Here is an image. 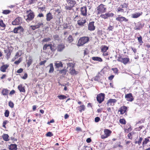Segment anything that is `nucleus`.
I'll return each mask as SVG.
<instances>
[{"label": "nucleus", "instance_id": "f257e3e1", "mask_svg": "<svg viewBox=\"0 0 150 150\" xmlns=\"http://www.w3.org/2000/svg\"><path fill=\"white\" fill-rule=\"evenodd\" d=\"M66 3L65 5V8L67 10H73V7L75 6L76 1L75 0H66Z\"/></svg>", "mask_w": 150, "mask_h": 150}, {"label": "nucleus", "instance_id": "f03ea898", "mask_svg": "<svg viewBox=\"0 0 150 150\" xmlns=\"http://www.w3.org/2000/svg\"><path fill=\"white\" fill-rule=\"evenodd\" d=\"M49 48L51 51H54L56 49V48L55 46V44L52 42H50L48 44H46L44 45L43 50H46Z\"/></svg>", "mask_w": 150, "mask_h": 150}, {"label": "nucleus", "instance_id": "7ed1b4c3", "mask_svg": "<svg viewBox=\"0 0 150 150\" xmlns=\"http://www.w3.org/2000/svg\"><path fill=\"white\" fill-rule=\"evenodd\" d=\"M26 13H27V15L26 16H24V18L27 22H29L34 18V13L30 9L27 11Z\"/></svg>", "mask_w": 150, "mask_h": 150}, {"label": "nucleus", "instance_id": "20e7f679", "mask_svg": "<svg viewBox=\"0 0 150 150\" xmlns=\"http://www.w3.org/2000/svg\"><path fill=\"white\" fill-rule=\"evenodd\" d=\"M89 39V38L88 37L84 36L81 37L79 40L77 45L79 46H82L84 44L88 42Z\"/></svg>", "mask_w": 150, "mask_h": 150}, {"label": "nucleus", "instance_id": "39448f33", "mask_svg": "<svg viewBox=\"0 0 150 150\" xmlns=\"http://www.w3.org/2000/svg\"><path fill=\"white\" fill-rule=\"evenodd\" d=\"M105 98V94L103 93H100L97 95L96 99L98 102L100 103L103 102Z\"/></svg>", "mask_w": 150, "mask_h": 150}, {"label": "nucleus", "instance_id": "423d86ee", "mask_svg": "<svg viewBox=\"0 0 150 150\" xmlns=\"http://www.w3.org/2000/svg\"><path fill=\"white\" fill-rule=\"evenodd\" d=\"M104 134L102 135L101 136L102 139H104L110 136L112 133V132L109 129H105L104 130Z\"/></svg>", "mask_w": 150, "mask_h": 150}, {"label": "nucleus", "instance_id": "0eeeda50", "mask_svg": "<svg viewBox=\"0 0 150 150\" xmlns=\"http://www.w3.org/2000/svg\"><path fill=\"white\" fill-rule=\"evenodd\" d=\"M104 6V5L101 4L97 7V11H98V13H103L105 11L106 8Z\"/></svg>", "mask_w": 150, "mask_h": 150}, {"label": "nucleus", "instance_id": "6e6552de", "mask_svg": "<svg viewBox=\"0 0 150 150\" xmlns=\"http://www.w3.org/2000/svg\"><path fill=\"white\" fill-rule=\"evenodd\" d=\"M22 22V19L21 17H18L13 21L12 24L13 25H18Z\"/></svg>", "mask_w": 150, "mask_h": 150}, {"label": "nucleus", "instance_id": "1a4fd4ad", "mask_svg": "<svg viewBox=\"0 0 150 150\" xmlns=\"http://www.w3.org/2000/svg\"><path fill=\"white\" fill-rule=\"evenodd\" d=\"M117 60L119 62H121L124 64H126L129 61V59L127 57L122 58L121 57H118Z\"/></svg>", "mask_w": 150, "mask_h": 150}, {"label": "nucleus", "instance_id": "9d476101", "mask_svg": "<svg viewBox=\"0 0 150 150\" xmlns=\"http://www.w3.org/2000/svg\"><path fill=\"white\" fill-rule=\"evenodd\" d=\"M114 14L111 13H108L105 14H101L100 15V17L104 18L107 19L109 17H113Z\"/></svg>", "mask_w": 150, "mask_h": 150}, {"label": "nucleus", "instance_id": "9b49d317", "mask_svg": "<svg viewBox=\"0 0 150 150\" xmlns=\"http://www.w3.org/2000/svg\"><path fill=\"white\" fill-rule=\"evenodd\" d=\"M86 22V19L84 18H82L78 21L77 24L79 26L83 27L85 25Z\"/></svg>", "mask_w": 150, "mask_h": 150}, {"label": "nucleus", "instance_id": "f8f14e48", "mask_svg": "<svg viewBox=\"0 0 150 150\" xmlns=\"http://www.w3.org/2000/svg\"><path fill=\"white\" fill-rule=\"evenodd\" d=\"M125 98L127 100L130 102L133 101L134 99V98L131 93H129L126 94L125 95Z\"/></svg>", "mask_w": 150, "mask_h": 150}, {"label": "nucleus", "instance_id": "ddd939ff", "mask_svg": "<svg viewBox=\"0 0 150 150\" xmlns=\"http://www.w3.org/2000/svg\"><path fill=\"white\" fill-rule=\"evenodd\" d=\"M118 16L116 18V20L120 22H121L123 21L125 22H127L128 20L125 17L121 16L120 15H118Z\"/></svg>", "mask_w": 150, "mask_h": 150}, {"label": "nucleus", "instance_id": "4468645a", "mask_svg": "<svg viewBox=\"0 0 150 150\" xmlns=\"http://www.w3.org/2000/svg\"><path fill=\"white\" fill-rule=\"evenodd\" d=\"M94 22L93 21L90 22L88 25V29L91 31L94 30L95 29V26L94 25Z\"/></svg>", "mask_w": 150, "mask_h": 150}, {"label": "nucleus", "instance_id": "2eb2a0df", "mask_svg": "<svg viewBox=\"0 0 150 150\" xmlns=\"http://www.w3.org/2000/svg\"><path fill=\"white\" fill-rule=\"evenodd\" d=\"M116 100L115 99H109L107 102V104L108 106H113L116 102Z\"/></svg>", "mask_w": 150, "mask_h": 150}, {"label": "nucleus", "instance_id": "dca6fc26", "mask_svg": "<svg viewBox=\"0 0 150 150\" xmlns=\"http://www.w3.org/2000/svg\"><path fill=\"white\" fill-rule=\"evenodd\" d=\"M127 108L125 106H123L120 108L118 110V112H120V114L122 115L125 113L127 110Z\"/></svg>", "mask_w": 150, "mask_h": 150}, {"label": "nucleus", "instance_id": "f3484780", "mask_svg": "<svg viewBox=\"0 0 150 150\" xmlns=\"http://www.w3.org/2000/svg\"><path fill=\"white\" fill-rule=\"evenodd\" d=\"M102 78H103V76L100 74H99L95 77L94 80L97 81L99 82L103 83V81L102 79Z\"/></svg>", "mask_w": 150, "mask_h": 150}, {"label": "nucleus", "instance_id": "a211bd4d", "mask_svg": "<svg viewBox=\"0 0 150 150\" xmlns=\"http://www.w3.org/2000/svg\"><path fill=\"white\" fill-rule=\"evenodd\" d=\"M81 13L82 15L83 16H86L87 15V10L86 6H83L81 8Z\"/></svg>", "mask_w": 150, "mask_h": 150}, {"label": "nucleus", "instance_id": "6ab92c4d", "mask_svg": "<svg viewBox=\"0 0 150 150\" xmlns=\"http://www.w3.org/2000/svg\"><path fill=\"white\" fill-rule=\"evenodd\" d=\"M46 20L47 21H50L53 18V16L50 12L47 13L46 15Z\"/></svg>", "mask_w": 150, "mask_h": 150}, {"label": "nucleus", "instance_id": "aec40b11", "mask_svg": "<svg viewBox=\"0 0 150 150\" xmlns=\"http://www.w3.org/2000/svg\"><path fill=\"white\" fill-rule=\"evenodd\" d=\"M65 46L64 45L60 44L58 45L57 47V51L58 52H62L65 48Z\"/></svg>", "mask_w": 150, "mask_h": 150}, {"label": "nucleus", "instance_id": "412c9836", "mask_svg": "<svg viewBox=\"0 0 150 150\" xmlns=\"http://www.w3.org/2000/svg\"><path fill=\"white\" fill-rule=\"evenodd\" d=\"M17 145L16 144H11L9 146L10 150H17Z\"/></svg>", "mask_w": 150, "mask_h": 150}, {"label": "nucleus", "instance_id": "4be33fe9", "mask_svg": "<svg viewBox=\"0 0 150 150\" xmlns=\"http://www.w3.org/2000/svg\"><path fill=\"white\" fill-rule=\"evenodd\" d=\"M9 65L8 64H4L1 67L0 70L3 72L6 71V69L9 67Z\"/></svg>", "mask_w": 150, "mask_h": 150}, {"label": "nucleus", "instance_id": "5701e85b", "mask_svg": "<svg viewBox=\"0 0 150 150\" xmlns=\"http://www.w3.org/2000/svg\"><path fill=\"white\" fill-rule=\"evenodd\" d=\"M149 142H150V137H148L144 139V140L142 142V145L143 147L144 146V145L148 143Z\"/></svg>", "mask_w": 150, "mask_h": 150}, {"label": "nucleus", "instance_id": "b1692460", "mask_svg": "<svg viewBox=\"0 0 150 150\" xmlns=\"http://www.w3.org/2000/svg\"><path fill=\"white\" fill-rule=\"evenodd\" d=\"M142 28V26L141 23L139 22L136 24L135 29L136 30H140Z\"/></svg>", "mask_w": 150, "mask_h": 150}, {"label": "nucleus", "instance_id": "393cba45", "mask_svg": "<svg viewBox=\"0 0 150 150\" xmlns=\"http://www.w3.org/2000/svg\"><path fill=\"white\" fill-rule=\"evenodd\" d=\"M54 64L56 68H58L60 67H63V64L60 62L58 61L55 62Z\"/></svg>", "mask_w": 150, "mask_h": 150}, {"label": "nucleus", "instance_id": "a878e982", "mask_svg": "<svg viewBox=\"0 0 150 150\" xmlns=\"http://www.w3.org/2000/svg\"><path fill=\"white\" fill-rule=\"evenodd\" d=\"M77 108H78L79 112H81L82 111H84L85 110V106L83 104L82 105H81L80 106H78Z\"/></svg>", "mask_w": 150, "mask_h": 150}, {"label": "nucleus", "instance_id": "bb28decb", "mask_svg": "<svg viewBox=\"0 0 150 150\" xmlns=\"http://www.w3.org/2000/svg\"><path fill=\"white\" fill-rule=\"evenodd\" d=\"M18 88L21 92H25L24 87L21 84L18 86Z\"/></svg>", "mask_w": 150, "mask_h": 150}, {"label": "nucleus", "instance_id": "cd10ccee", "mask_svg": "<svg viewBox=\"0 0 150 150\" xmlns=\"http://www.w3.org/2000/svg\"><path fill=\"white\" fill-rule=\"evenodd\" d=\"M2 137L3 139L6 141H8L9 140V139L8 138L9 136L8 134H4Z\"/></svg>", "mask_w": 150, "mask_h": 150}, {"label": "nucleus", "instance_id": "c85d7f7f", "mask_svg": "<svg viewBox=\"0 0 150 150\" xmlns=\"http://www.w3.org/2000/svg\"><path fill=\"white\" fill-rule=\"evenodd\" d=\"M142 12L141 13H137L132 15V17L133 18H137L139 17L140 16L142 15Z\"/></svg>", "mask_w": 150, "mask_h": 150}, {"label": "nucleus", "instance_id": "c756f323", "mask_svg": "<svg viewBox=\"0 0 150 150\" xmlns=\"http://www.w3.org/2000/svg\"><path fill=\"white\" fill-rule=\"evenodd\" d=\"M49 66L50 67V69L49 70V72L50 73L53 72L54 71V68L52 63H50Z\"/></svg>", "mask_w": 150, "mask_h": 150}, {"label": "nucleus", "instance_id": "7c9ffc66", "mask_svg": "<svg viewBox=\"0 0 150 150\" xmlns=\"http://www.w3.org/2000/svg\"><path fill=\"white\" fill-rule=\"evenodd\" d=\"M92 59L93 60L98 61L100 62H101L103 61L101 58L98 57H92Z\"/></svg>", "mask_w": 150, "mask_h": 150}, {"label": "nucleus", "instance_id": "2f4dec72", "mask_svg": "<svg viewBox=\"0 0 150 150\" xmlns=\"http://www.w3.org/2000/svg\"><path fill=\"white\" fill-rule=\"evenodd\" d=\"M67 73V70L65 69H63L59 70V73L62 74V75H65Z\"/></svg>", "mask_w": 150, "mask_h": 150}, {"label": "nucleus", "instance_id": "473e14b6", "mask_svg": "<svg viewBox=\"0 0 150 150\" xmlns=\"http://www.w3.org/2000/svg\"><path fill=\"white\" fill-rule=\"evenodd\" d=\"M32 57H30L29 59L28 60V62H27V64L28 66V67L30 66L31 64L32 63Z\"/></svg>", "mask_w": 150, "mask_h": 150}, {"label": "nucleus", "instance_id": "72a5a7b5", "mask_svg": "<svg viewBox=\"0 0 150 150\" xmlns=\"http://www.w3.org/2000/svg\"><path fill=\"white\" fill-rule=\"evenodd\" d=\"M2 93L3 95H7L8 93V91L6 89H4L2 91Z\"/></svg>", "mask_w": 150, "mask_h": 150}, {"label": "nucleus", "instance_id": "f704fd0d", "mask_svg": "<svg viewBox=\"0 0 150 150\" xmlns=\"http://www.w3.org/2000/svg\"><path fill=\"white\" fill-rule=\"evenodd\" d=\"M70 70V73L72 75L76 74L77 73V72L75 70L74 68H71Z\"/></svg>", "mask_w": 150, "mask_h": 150}, {"label": "nucleus", "instance_id": "c9c22d12", "mask_svg": "<svg viewBox=\"0 0 150 150\" xmlns=\"http://www.w3.org/2000/svg\"><path fill=\"white\" fill-rule=\"evenodd\" d=\"M67 65L68 66V68L70 67L69 70H71V68L74 67V64L71 63H69L67 64Z\"/></svg>", "mask_w": 150, "mask_h": 150}, {"label": "nucleus", "instance_id": "e433bc0d", "mask_svg": "<svg viewBox=\"0 0 150 150\" xmlns=\"http://www.w3.org/2000/svg\"><path fill=\"white\" fill-rule=\"evenodd\" d=\"M13 49V48L11 47H8L7 49L4 50V52H8L11 53L12 52Z\"/></svg>", "mask_w": 150, "mask_h": 150}, {"label": "nucleus", "instance_id": "4c0bfd02", "mask_svg": "<svg viewBox=\"0 0 150 150\" xmlns=\"http://www.w3.org/2000/svg\"><path fill=\"white\" fill-rule=\"evenodd\" d=\"M22 54V52L21 51L17 52L15 56V59L20 56Z\"/></svg>", "mask_w": 150, "mask_h": 150}, {"label": "nucleus", "instance_id": "58836bf2", "mask_svg": "<svg viewBox=\"0 0 150 150\" xmlns=\"http://www.w3.org/2000/svg\"><path fill=\"white\" fill-rule=\"evenodd\" d=\"M23 30L24 29L21 26L18 27V33H21L23 32Z\"/></svg>", "mask_w": 150, "mask_h": 150}, {"label": "nucleus", "instance_id": "ea45409f", "mask_svg": "<svg viewBox=\"0 0 150 150\" xmlns=\"http://www.w3.org/2000/svg\"><path fill=\"white\" fill-rule=\"evenodd\" d=\"M58 98L60 100H63L67 98V96L63 95H60L57 96Z\"/></svg>", "mask_w": 150, "mask_h": 150}, {"label": "nucleus", "instance_id": "a19ab883", "mask_svg": "<svg viewBox=\"0 0 150 150\" xmlns=\"http://www.w3.org/2000/svg\"><path fill=\"white\" fill-rule=\"evenodd\" d=\"M73 40L72 37L71 35H69L68 38V41L69 43L71 42Z\"/></svg>", "mask_w": 150, "mask_h": 150}, {"label": "nucleus", "instance_id": "79ce46f5", "mask_svg": "<svg viewBox=\"0 0 150 150\" xmlns=\"http://www.w3.org/2000/svg\"><path fill=\"white\" fill-rule=\"evenodd\" d=\"M108 49V47L105 46L101 49V51L102 52H105Z\"/></svg>", "mask_w": 150, "mask_h": 150}, {"label": "nucleus", "instance_id": "37998d69", "mask_svg": "<svg viewBox=\"0 0 150 150\" xmlns=\"http://www.w3.org/2000/svg\"><path fill=\"white\" fill-rule=\"evenodd\" d=\"M51 39L50 38H44L42 40L43 42H47L51 40Z\"/></svg>", "mask_w": 150, "mask_h": 150}, {"label": "nucleus", "instance_id": "c03bdc74", "mask_svg": "<svg viewBox=\"0 0 150 150\" xmlns=\"http://www.w3.org/2000/svg\"><path fill=\"white\" fill-rule=\"evenodd\" d=\"M53 9L55 11L56 13H57L58 15H59L60 14V13L61 12V10L59 8L57 9L56 8H54Z\"/></svg>", "mask_w": 150, "mask_h": 150}, {"label": "nucleus", "instance_id": "a18cd8bd", "mask_svg": "<svg viewBox=\"0 0 150 150\" xmlns=\"http://www.w3.org/2000/svg\"><path fill=\"white\" fill-rule=\"evenodd\" d=\"M38 10L40 12H42L44 11L45 9V7L44 6L42 7H39L38 8Z\"/></svg>", "mask_w": 150, "mask_h": 150}, {"label": "nucleus", "instance_id": "49530a36", "mask_svg": "<svg viewBox=\"0 0 150 150\" xmlns=\"http://www.w3.org/2000/svg\"><path fill=\"white\" fill-rule=\"evenodd\" d=\"M119 122L121 124H122L125 125L126 124V121L124 119H120Z\"/></svg>", "mask_w": 150, "mask_h": 150}, {"label": "nucleus", "instance_id": "de8ad7c7", "mask_svg": "<svg viewBox=\"0 0 150 150\" xmlns=\"http://www.w3.org/2000/svg\"><path fill=\"white\" fill-rule=\"evenodd\" d=\"M134 134V132H132L128 134V138L129 139H132V135Z\"/></svg>", "mask_w": 150, "mask_h": 150}, {"label": "nucleus", "instance_id": "09e8293b", "mask_svg": "<svg viewBox=\"0 0 150 150\" xmlns=\"http://www.w3.org/2000/svg\"><path fill=\"white\" fill-rule=\"evenodd\" d=\"M9 110H6L4 113L5 116L6 117H8L9 115Z\"/></svg>", "mask_w": 150, "mask_h": 150}, {"label": "nucleus", "instance_id": "8fccbe9b", "mask_svg": "<svg viewBox=\"0 0 150 150\" xmlns=\"http://www.w3.org/2000/svg\"><path fill=\"white\" fill-rule=\"evenodd\" d=\"M122 8H126L128 6V4L126 3H124L121 6Z\"/></svg>", "mask_w": 150, "mask_h": 150}, {"label": "nucleus", "instance_id": "3c124183", "mask_svg": "<svg viewBox=\"0 0 150 150\" xmlns=\"http://www.w3.org/2000/svg\"><path fill=\"white\" fill-rule=\"evenodd\" d=\"M8 105L11 108H13L14 107V104L13 102L10 101L9 102Z\"/></svg>", "mask_w": 150, "mask_h": 150}, {"label": "nucleus", "instance_id": "603ef678", "mask_svg": "<svg viewBox=\"0 0 150 150\" xmlns=\"http://www.w3.org/2000/svg\"><path fill=\"white\" fill-rule=\"evenodd\" d=\"M10 11L8 10H4L3 11V13L5 14H7L10 12Z\"/></svg>", "mask_w": 150, "mask_h": 150}, {"label": "nucleus", "instance_id": "864d4df0", "mask_svg": "<svg viewBox=\"0 0 150 150\" xmlns=\"http://www.w3.org/2000/svg\"><path fill=\"white\" fill-rule=\"evenodd\" d=\"M53 134L51 132H49L47 133L46 134V136L47 137H51L53 136Z\"/></svg>", "mask_w": 150, "mask_h": 150}, {"label": "nucleus", "instance_id": "5fc2aeb1", "mask_svg": "<svg viewBox=\"0 0 150 150\" xmlns=\"http://www.w3.org/2000/svg\"><path fill=\"white\" fill-rule=\"evenodd\" d=\"M142 140L143 138L142 137H139V138L138 141V144L139 145H140Z\"/></svg>", "mask_w": 150, "mask_h": 150}, {"label": "nucleus", "instance_id": "6e6d98bb", "mask_svg": "<svg viewBox=\"0 0 150 150\" xmlns=\"http://www.w3.org/2000/svg\"><path fill=\"white\" fill-rule=\"evenodd\" d=\"M22 59L20 58L18 61H16L14 62V63L16 64H19L21 61Z\"/></svg>", "mask_w": 150, "mask_h": 150}, {"label": "nucleus", "instance_id": "4d7b16f0", "mask_svg": "<svg viewBox=\"0 0 150 150\" xmlns=\"http://www.w3.org/2000/svg\"><path fill=\"white\" fill-rule=\"evenodd\" d=\"M0 25L3 27H4L6 26L5 24L4 23L3 21L2 20L0 21Z\"/></svg>", "mask_w": 150, "mask_h": 150}, {"label": "nucleus", "instance_id": "13d9d810", "mask_svg": "<svg viewBox=\"0 0 150 150\" xmlns=\"http://www.w3.org/2000/svg\"><path fill=\"white\" fill-rule=\"evenodd\" d=\"M138 40L139 41V42L140 43H143V42L142 41V38L141 36H140L139 37H138Z\"/></svg>", "mask_w": 150, "mask_h": 150}, {"label": "nucleus", "instance_id": "bf43d9fd", "mask_svg": "<svg viewBox=\"0 0 150 150\" xmlns=\"http://www.w3.org/2000/svg\"><path fill=\"white\" fill-rule=\"evenodd\" d=\"M28 2V3L29 4H31L35 2V1L36 0H27Z\"/></svg>", "mask_w": 150, "mask_h": 150}, {"label": "nucleus", "instance_id": "052dcab7", "mask_svg": "<svg viewBox=\"0 0 150 150\" xmlns=\"http://www.w3.org/2000/svg\"><path fill=\"white\" fill-rule=\"evenodd\" d=\"M114 73L117 74L118 73V70L117 68H113L112 69Z\"/></svg>", "mask_w": 150, "mask_h": 150}, {"label": "nucleus", "instance_id": "680f3d73", "mask_svg": "<svg viewBox=\"0 0 150 150\" xmlns=\"http://www.w3.org/2000/svg\"><path fill=\"white\" fill-rule=\"evenodd\" d=\"M43 24L42 23H38L37 24L35 25V26L37 28H39L40 26L43 25Z\"/></svg>", "mask_w": 150, "mask_h": 150}, {"label": "nucleus", "instance_id": "e2e57ef3", "mask_svg": "<svg viewBox=\"0 0 150 150\" xmlns=\"http://www.w3.org/2000/svg\"><path fill=\"white\" fill-rule=\"evenodd\" d=\"M100 120V119L99 117H97L95 118V121L96 122H98Z\"/></svg>", "mask_w": 150, "mask_h": 150}, {"label": "nucleus", "instance_id": "0e129e2a", "mask_svg": "<svg viewBox=\"0 0 150 150\" xmlns=\"http://www.w3.org/2000/svg\"><path fill=\"white\" fill-rule=\"evenodd\" d=\"M18 27L17 28H14L13 30V32L15 33H18Z\"/></svg>", "mask_w": 150, "mask_h": 150}, {"label": "nucleus", "instance_id": "69168bd1", "mask_svg": "<svg viewBox=\"0 0 150 150\" xmlns=\"http://www.w3.org/2000/svg\"><path fill=\"white\" fill-rule=\"evenodd\" d=\"M7 122L8 121L7 120H5L3 122V127H4L5 128H6L5 125Z\"/></svg>", "mask_w": 150, "mask_h": 150}, {"label": "nucleus", "instance_id": "338daca9", "mask_svg": "<svg viewBox=\"0 0 150 150\" xmlns=\"http://www.w3.org/2000/svg\"><path fill=\"white\" fill-rule=\"evenodd\" d=\"M59 38V36L57 35H55L53 36V38L55 40H57Z\"/></svg>", "mask_w": 150, "mask_h": 150}, {"label": "nucleus", "instance_id": "774afa93", "mask_svg": "<svg viewBox=\"0 0 150 150\" xmlns=\"http://www.w3.org/2000/svg\"><path fill=\"white\" fill-rule=\"evenodd\" d=\"M23 71V69L22 68H20L19 69H18L17 71V73H22Z\"/></svg>", "mask_w": 150, "mask_h": 150}]
</instances>
